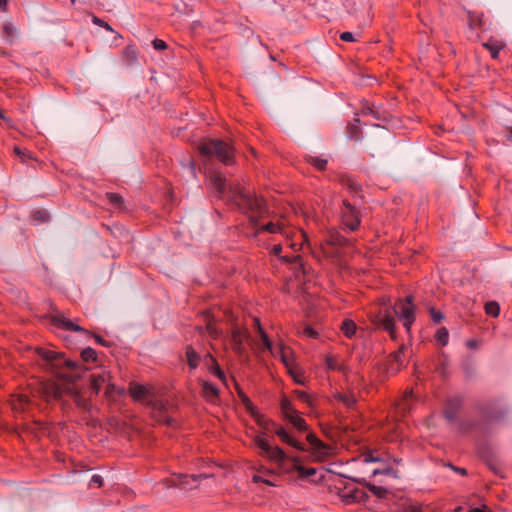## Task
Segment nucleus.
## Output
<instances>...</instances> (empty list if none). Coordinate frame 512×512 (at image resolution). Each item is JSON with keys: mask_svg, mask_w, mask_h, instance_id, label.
Here are the masks:
<instances>
[{"mask_svg": "<svg viewBox=\"0 0 512 512\" xmlns=\"http://www.w3.org/2000/svg\"><path fill=\"white\" fill-rule=\"evenodd\" d=\"M206 331L208 332L210 337L214 339H217L220 335V332L218 331V329L215 327L211 320H208L206 324Z\"/></svg>", "mask_w": 512, "mask_h": 512, "instance_id": "obj_49", "label": "nucleus"}, {"mask_svg": "<svg viewBox=\"0 0 512 512\" xmlns=\"http://www.w3.org/2000/svg\"><path fill=\"white\" fill-rule=\"evenodd\" d=\"M349 240L342 236L336 229L328 231L325 242L321 244V250L325 257H334L336 252L330 250V247H344L348 245Z\"/></svg>", "mask_w": 512, "mask_h": 512, "instance_id": "obj_9", "label": "nucleus"}, {"mask_svg": "<svg viewBox=\"0 0 512 512\" xmlns=\"http://www.w3.org/2000/svg\"><path fill=\"white\" fill-rule=\"evenodd\" d=\"M485 312L493 317H496L499 315L500 308L497 302H488L485 304Z\"/></svg>", "mask_w": 512, "mask_h": 512, "instance_id": "obj_42", "label": "nucleus"}, {"mask_svg": "<svg viewBox=\"0 0 512 512\" xmlns=\"http://www.w3.org/2000/svg\"><path fill=\"white\" fill-rule=\"evenodd\" d=\"M205 359H209L211 361V372L216 376L218 377L222 382H225L226 381V376H225V373L221 370V368L219 367L216 359L210 354V353H207L206 356H205Z\"/></svg>", "mask_w": 512, "mask_h": 512, "instance_id": "obj_31", "label": "nucleus"}, {"mask_svg": "<svg viewBox=\"0 0 512 512\" xmlns=\"http://www.w3.org/2000/svg\"><path fill=\"white\" fill-rule=\"evenodd\" d=\"M7 7V0H0V11H5Z\"/></svg>", "mask_w": 512, "mask_h": 512, "instance_id": "obj_63", "label": "nucleus"}, {"mask_svg": "<svg viewBox=\"0 0 512 512\" xmlns=\"http://www.w3.org/2000/svg\"><path fill=\"white\" fill-rule=\"evenodd\" d=\"M198 149L203 156L209 157L214 155L225 165H232L234 163L233 147L222 140H204L200 143Z\"/></svg>", "mask_w": 512, "mask_h": 512, "instance_id": "obj_3", "label": "nucleus"}, {"mask_svg": "<svg viewBox=\"0 0 512 512\" xmlns=\"http://www.w3.org/2000/svg\"><path fill=\"white\" fill-rule=\"evenodd\" d=\"M90 483H91V484H96V485H98L99 487H101V486H102V484H103V478H102L100 475L95 474V475H93V476L91 477Z\"/></svg>", "mask_w": 512, "mask_h": 512, "instance_id": "obj_58", "label": "nucleus"}, {"mask_svg": "<svg viewBox=\"0 0 512 512\" xmlns=\"http://www.w3.org/2000/svg\"><path fill=\"white\" fill-rule=\"evenodd\" d=\"M281 259L284 260L285 262L296 263L301 260V256L298 254H294L292 256L285 255V256L281 257Z\"/></svg>", "mask_w": 512, "mask_h": 512, "instance_id": "obj_56", "label": "nucleus"}, {"mask_svg": "<svg viewBox=\"0 0 512 512\" xmlns=\"http://www.w3.org/2000/svg\"><path fill=\"white\" fill-rule=\"evenodd\" d=\"M483 46L490 52L493 59H497L499 57L500 50L503 48L500 43L493 41H488L484 43Z\"/></svg>", "mask_w": 512, "mask_h": 512, "instance_id": "obj_34", "label": "nucleus"}, {"mask_svg": "<svg viewBox=\"0 0 512 512\" xmlns=\"http://www.w3.org/2000/svg\"><path fill=\"white\" fill-rule=\"evenodd\" d=\"M415 310L416 307L412 302L411 296L405 299H399L393 307V312L398 316L399 320L402 321L403 326L408 332L416 319Z\"/></svg>", "mask_w": 512, "mask_h": 512, "instance_id": "obj_6", "label": "nucleus"}, {"mask_svg": "<svg viewBox=\"0 0 512 512\" xmlns=\"http://www.w3.org/2000/svg\"><path fill=\"white\" fill-rule=\"evenodd\" d=\"M106 198L115 207H121L123 204V198L117 193H107Z\"/></svg>", "mask_w": 512, "mask_h": 512, "instance_id": "obj_45", "label": "nucleus"}, {"mask_svg": "<svg viewBox=\"0 0 512 512\" xmlns=\"http://www.w3.org/2000/svg\"><path fill=\"white\" fill-rule=\"evenodd\" d=\"M364 495L363 491L354 489L352 491H348L342 494V498L345 503H351L355 501H359Z\"/></svg>", "mask_w": 512, "mask_h": 512, "instance_id": "obj_33", "label": "nucleus"}, {"mask_svg": "<svg viewBox=\"0 0 512 512\" xmlns=\"http://www.w3.org/2000/svg\"><path fill=\"white\" fill-rule=\"evenodd\" d=\"M286 420L289 421L299 432H303L308 429L306 421L299 412L288 417Z\"/></svg>", "mask_w": 512, "mask_h": 512, "instance_id": "obj_26", "label": "nucleus"}, {"mask_svg": "<svg viewBox=\"0 0 512 512\" xmlns=\"http://www.w3.org/2000/svg\"><path fill=\"white\" fill-rule=\"evenodd\" d=\"M369 490L379 497L384 496V494L387 492V490L384 487L377 485H369Z\"/></svg>", "mask_w": 512, "mask_h": 512, "instance_id": "obj_51", "label": "nucleus"}, {"mask_svg": "<svg viewBox=\"0 0 512 512\" xmlns=\"http://www.w3.org/2000/svg\"><path fill=\"white\" fill-rule=\"evenodd\" d=\"M37 353L42 359L46 360L48 363L58 361L61 357V354H59L58 352L45 348H38Z\"/></svg>", "mask_w": 512, "mask_h": 512, "instance_id": "obj_28", "label": "nucleus"}, {"mask_svg": "<svg viewBox=\"0 0 512 512\" xmlns=\"http://www.w3.org/2000/svg\"><path fill=\"white\" fill-rule=\"evenodd\" d=\"M64 390L61 386L51 381L37 382L36 387L33 388L32 396L39 397L46 402L58 400L63 397Z\"/></svg>", "mask_w": 512, "mask_h": 512, "instance_id": "obj_7", "label": "nucleus"}, {"mask_svg": "<svg viewBox=\"0 0 512 512\" xmlns=\"http://www.w3.org/2000/svg\"><path fill=\"white\" fill-rule=\"evenodd\" d=\"M378 460L379 459L377 457H374L372 454H363L362 455V461L364 463H372V462H376Z\"/></svg>", "mask_w": 512, "mask_h": 512, "instance_id": "obj_59", "label": "nucleus"}, {"mask_svg": "<svg viewBox=\"0 0 512 512\" xmlns=\"http://www.w3.org/2000/svg\"><path fill=\"white\" fill-rule=\"evenodd\" d=\"M340 330L347 338H352L356 333L357 325L353 320L345 319L340 326Z\"/></svg>", "mask_w": 512, "mask_h": 512, "instance_id": "obj_27", "label": "nucleus"}, {"mask_svg": "<svg viewBox=\"0 0 512 512\" xmlns=\"http://www.w3.org/2000/svg\"><path fill=\"white\" fill-rule=\"evenodd\" d=\"M462 405V399L459 396L448 398L444 408V415L448 421H454Z\"/></svg>", "mask_w": 512, "mask_h": 512, "instance_id": "obj_20", "label": "nucleus"}, {"mask_svg": "<svg viewBox=\"0 0 512 512\" xmlns=\"http://www.w3.org/2000/svg\"><path fill=\"white\" fill-rule=\"evenodd\" d=\"M129 395L134 401L151 405L154 410H157L160 413L162 421L168 425L172 424V419L170 417L162 415L166 410L165 404L158 400H152V393L146 386L131 383L129 386Z\"/></svg>", "mask_w": 512, "mask_h": 512, "instance_id": "obj_5", "label": "nucleus"}, {"mask_svg": "<svg viewBox=\"0 0 512 512\" xmlns=\"http://www.w3.org/2000/svg\"><path fill=\"white\" fill-rule=\"evenodd\" d=\"M68 392L71 394V397L73 398L74 402L78 407H81L83 409H87L88 403L86 399H84L78 392L68 390Z\"/></svg>", "mask_w": 512, "mask_h": 512, "instance_id": "obj_41", "label": "nucleus"}, {"mask_svg": "<svg viewBox=\"0 0 512 512\" xmlns=\"http://www.w3.org/2000/svg\"><path fill=\"white\" fill-rule=\"evenodd\" d=\"M281 251H282V246H281V244H276V245H274V246H273V248H272V253H273L274 255H276V256H279V255H280V253H281Z\"/></svg>", "mask_w": 512, "mask_h": 512, "instance_id": "obj_61", "label": "nucleus"}, {"mask_svg": "<svg viewBox=\"0 0 512 512\" xmlns=\"http://www.w3.org/2000/svg\"><path fill=\"white\" fill-rule=\"evenodd\" d=\"M110 373L107 371L95 372L90 375V390L93 394H98L102 387H106V391H109L111 387Z\"/></svg>", "mask_w": 512, "mask_h": 512, "instance_id": "obj_14", "label": "nucleus"}, {"mask_svg": "<svg viewBox=\"0 0 512 512\" xmlns=\"http://www.w3.org/2000/svg\"><path fill=\"white\" fill-rule=\"evenodd\" d=\"M302 334L308 338H317L318 333L313 328L307 326L303 329Z\"/></svg>", "mask_w": 512, "mask_h": 512, "instance_id": "obj_54", "label": "nucleus"}, {"mask_svg": "<svg viewBox=\"0 0 512 512\" xmlns=\"http://www.w3.org/2000/svg\"><path fill=\"white\" fill-rule=\"evenodd\" d=\"M360 134H361V131L358 127V125H350L349 128H348V137L350 139H354V140H360L361 137H360Z\"/></svg>", "mask_w": 512, "mask_h": 512, "instance_id": "obj_48", "label": "nucleus"}, {"mask_svg": "<svg viewBox=\"0 0 512 512\" xmlns=\"http://www.w3.org/2000/svg\"><path fill=\"white\" fill-rule=\"evenodd\" d=\"M274 433L280 438V440L289 445L293 448L300 450V451H306L305 445L298 440H296L292 435H290L284 427L282 426H276L274 429Z\"/></svg>", "mask_w": 512, "mask_h": 512, "instance_id": "obj_18", "label": "nucleus"}, {"mask_svg": "<svg viewBox=\"0 0 512 512\" xmlns=\"http://www.w3.org/2000/svg\"><path fill=\"white\" fill-rule=\"evenodd\" d=\"M258 231H266L269 233H279L286 238V245L293 251H298L304 248L305 245L309 246L308 236L302 230H291L285 226L283 221L269 222L261 226Z\"/></svg>", "mask_w": 512, "mask_h": 512, "instance_id": "obj_2", "label": "nucleus"}, {"mask_svg": "<svg viewBox=\"0 0 512 512\" xmlns=\"http://www.w3.org/2000/svg\"><path fill=\"white\" fill-rule=\"evenodd\" d=\"M209 183L219 198H227L236 203L239 209L248 215L251 223L257 225L258 218L266 213V203L263 198L256 197L240 184L228 186L226 179L219 172H210Z\"/></svg>", "mask_w": 512, "mask_h": 512, "instance_id": "obj_1", "label": "nucleus"}, {"mask_svg": "<svg viewBox=\"0 0 512 512\" xmlns=\"http://www.w3.org/2000/svg\"><path fill=\"white\" fill-rule=\"evenodd\" d=\"M237 393H238V396L242 402V404L244 405V407L246 408V410L251 414V415H254L255 414V410H256V407L254 406V404L252 403V401L250 400V398L241 390V389H237Z\"/></svg>", "mask_w": 512, "mask_h": 512, "instance_id": "obj_32", "label": "nucleus"}, {"mask_svg": "<svg viewBox=\"0 0 512 512\" xmlns=\"http://www.w3.org/2000/svg\"><path fill=\"white\" fill-rule=\"evenodd\" d=\"M331 397L332 401L342 404L347 409H353L356 407L357 398L351 390L347 392L335 390L332 392Z\"/></svg>", "mask_w": 512, "mask_h": 512, "instance_id": "obj_16", "label": "nucleus"}, {"mask_svg": "<svg viewBox=\"0 0 512 512\" xmlns=\"http://www.w3.org/2000/svg\"><path fill=\"white\" fill-rule=\"evenodd\" d=\"M297 471L300 478H308L316 474V469L313 467L306 468L300 464L298 457L291 458V467H287L286 472Z\"/></svg>", "mask_w": 512, "mask_h": 512, "instance_id": "obj_21", "label": "nucleus"}, {"mask_svg": "<svg viewBox=\"0 0 512 512\" xmlns=\"http://www.w3.org/2000/svg\"><path fill=\"white\" fill-rule=\"evenodd\" d=\"M360 223L361 220L359 210L347 200H344L341 208L342 226L350 231H355L359 228Z\"/></svg>", "mask_w": 512, "mask_h": 512, "instance_id": "obj_8", "label": "nucleus"}, {"mask_svg": "<svg viewBox=\"0 0 512 512\" xmlns=\"http://www.w3.org/2000/svg\"><path fill=\"white\" fill-rule=\"evenodd\" d=\"M32 218L36 223H43L48 221L49 214L45 210H36L32 213Z\"/></svg>", "mask_w": 512, "mask_h": 512, "instance_id": "obj_43", "label": "nucleus"}, {"mask_svg": "<svg viewBox=\"0 0 512 512\" xmlns=\"http://www.w3.org/2000/svg\"><path fill=\"white\" fill-rule=\"evenodd\" d=\"M249 332L246 328L234 326L231 331V346L232 349L239 355L245 353L244 342L249 338Z\"/></svg>", "mask_w": 512, "mask_h": 512, "instance_id": "obj_12", "label": "nucleus"}, {"mask_svg": "<svg viewBox=\"0 0 512 512\" xmlns=\"http://www.w3.org/2000/svg\"><path fill=\"white\" fill-rule=\"evenodd\" d=\"M14 152H15L17 155H19V156H24V155H25V153H23V152L20 150V148H19V147H15V148H14Z\"/></svg>", "mask_w": 512, "mask_h": 512, "instance_id": "obj_64", "label": "nucleus"}, {"mask_svg": "<svg viewBox=\"0 0 512 512\" xmlns=\"http://www.w3.org/2000/svg\"><path fill=\"white\" fill-rule=\"evenodd\" d=\"M266 435L264 433L258 434L254 437L253 442L254 444L261 449V454L268 448L269 443L265 437Z\"/></svg>", "mask_w": 512, "mask_h": 512, "instance_id": "obj_39", "label": "nucleus"}, {"mask_svg": "<svg viewBox=\"0 0 512 512\" xmlns=\"http://www.w3.org/2000/svg\"><path fill=\"white\" fill-rule=\"evenodd\" d=\"M306 439L310 445L309 451L318 461H323L331 454L332 448L322 442L315 434L309 433Z\"/></svg>", "mask_w": 512, "mask_h": 512, "instance_id": "obj_10", "label": "nucleus"}, {"mask_svg": "<svg viewBox=\"0 0 512 512\" xmlns=\"http://www.w3.org/2000/svg\"><path fill=\"white\" fill-rule=\"evenodd\" d=\"M262 455L268 457L269 460L277 463L280 468L285 470L287 469L285 468L286 461H291V458H289L278 446L269 445L268 448L262 453Z\"/></svg>", "mask_w": 512, "mask_h": 512, "instance_id": "obj_15", "label": "nucleus"}, {"mask_svg": "<svg viewBox=\"0 0 512 512\" xmlns=\"http://www.w3.org/2000/svg\"><path fill=\"white\" fill-rule=\"evenodd\" d=\"M3 31L7 37H9L7 41L11 43L12 38L16 35V28L11 23L7 22L3 25Z\"/></svg>", "mask_w": 512, "mask_h": 512, "instance_id": "obj_47", "label": "nucleus"}, {"mask_svg": "<svg viewBox=\"0 0 512 512\" xmlns=\"http://www.w3.org/2000/svg\"><path fill=\"white\" fill-rule=\"evenodd\" d=\"M431 318L435 323H439L443 319V314L435 309L430 310Z\"/></svg>", "mask_w": 512, "mask_h": 512, "instance_id": "obj_55", "label": "nucleus"}, {"mask_svg": "<svg viewBox=\"0 0 512 512\" xmlns=\"http://www.w3.org/2000/svg\"><path fill=\"white\" fill-rule=\"evenodd\" d=\"M414 403V393L412 390L406 391L403 397L398 401L396 408L404 416L409 413Z\"/></svg>", "mask_w": 512, "mask_h": 512, "instance_id": "obj_22", "label": "nucleus"}, {"mask_svg": "<svg viewBox=\"0 0 512 512\" xmlns=\"http://www.w3.org/2000/svg\"><path fill=\"white\" fill-rule=\"evenodd\" d=\"M92 22L97 26L103 27L105 30H107L109 32H113L112 27L107 22L103 21L102 19L98 18L97 16L92 17Z\"/></svg>", "mask_w": 512, "mask_h": 512, "instance_id": "obj_50", "label": "nucleus"}, {"mask_svg": "<svg viewBox=\"0 0 512 512\" xmlns=\"http://www.w3.org/2000/svg\"><path fill=\"white\" fill-rule=\"evenodd\" d=\"M52 321L56 327L61 328L63 330L81 332L85 335L88 334V331L86 329L74 323L72 320L68 319L63 314L55 315Z\"/></svg>", "mask_w": 512, "mask_h": 512, "instance_id": "obj_17", "label": "nucleus"}, {"mask_svg": "<svg viewBox=\"0 0 512 512\" xmlns=\"http://www.w3.org/2000/svg\"><path fill=\"white\" fill-rule=\"evenodd\" d=\"M340 39L345 42H353L355 40L354 35L351 32L341 33Z\"/></svg>", "mask_w": 512, "mask_h": 512, "instance_id": "obj_57", "label": "nucleus"}, {"mask_svg": "<svg viewBox=\"0 0 512 512\" xmlns=\"http://www.w3.org/2000/svg\"><path fill=\"white\" fill-rule=\"evenodd\" d=\"M124 61L128 65H134L138 61V53L134 46L129 45L123 51Z\"/></svg>", "mask_w": 512, "mask_h": 512, "instance_id": "obj_29", "label": "nucleus"}, {"mask_svg": "<svg viewBox=\"0 0 512 512\" xmlns=\"http://www.w3.org/2000/svg\"><path fill=\"white\" fill-rule=\"evenodd\" d=\"M253 322H254L255 328L259 332V335L261 337V340H262V343H263L264 347L267 350H269L270 353L274 357L281 358V355L283 353H286V351H288V347L284 346L283 344H278L277 346H273L271 340L269 339V337L267 336L265 331L262 329L259 319L258 318H254Z\"/></svg>", "mask_w": 512, "mask_h": 512, "instance_id": "obj_11", "label": "nucleus"}, {"mask_svg": "<svg viewBox=\"0 0 512 512\" xmlns=\"http://www.w3.org/2000/svg\"><path fill=\"white\" fill-rule=\"evenodd\" d=\"M363 114L364 115H372L374 118L378 119L379 117L377 116L376 112L373 110L372 107L370 106H365L363 107V110H362Z\"/></svg>", "mask_w": 512, "mask_h": 512, "instance_id": "obj_60", "label": "nucleus"}, {"mask_svg": "<svg viewBox=\"0 0 512 512\" xmlns=\"http://www.w3.org/2000/svg\"><path fill=\"white\" fill-rule=\"evenodd\" d=\"M202 395L210 403H215L218 399L219 390L211 382L204 381L202 384Z\"/></svg>", "mask_w": 512, "mask_h": 512, "instance_id": "obj_24", "label": "nucleus"}, {"mask_svg": "<svg viewBox=\"0 0 512 512\" xmlns=\"http://www.w3.org/2000/svg\"><path fill=\"white\" fill-rule=\"evenodd\" d=\"M293 380L299 385H305V378L302 370L297 366L288 370Z\"/></svg>", "mask_w": 512, "mask_h": 512, "instance_id": "obj_36", "label": "nucleus"}, {"mask_svg": "<svg viewBox=\"0 0 512 512\" xmlns=\"http://www.w3.org/2000/svg\"><path fill=\"white\" fill-rule=\"evenodd\" d=\"M294 394L297 397V399H299L301 402L306 403L309 406H312V398L307 392L303 390H295Z\"/></svg>", "mask_w": 512, "mask_h": 512, "instance_id": "obj_46", "label": "nucleus"}, {"mask_svg": "<svg viewBox=\"0 0 512 512\" xmlns=\"http://www.w3.org/2000/svg\"><path fill=\"white\" fill-rule=\"evenodd\" d=\"M325 364L326 368L330 371H338L342 373L346 378L348 377V374L350 372L349 367L344 363L341 362L338 358V356L333 354H328L325 356Z\"/></svg>", "mask_w": 512, "mask_h": 512, "instance_id": "obj_19", "label": "nucleus"}, {"mask_svg": "<svg viewBox=\"0 0 512 512\" xmlns=\"http://www.w3.org/2000/svg\"><path fill=\"white\" fill-rule=\"evenodd\" d=\"M186 358L190 369L194 370L199 366L201 357L190 345L186 347Z\"/></svg>", "mask_w": 512, "mask_h": 512, "instance_id": "obj_25", "label": "nucleus"}, {"mask_svg": "<svg viewBox=\"0 0 512 512\" xmlns=\"http://www.w3.org/2000/svg\"><path fill=\"white\" fill-rule=\"evenodd\" d=\"M10 405L15 415L31 412L34 407L33 402L26 394L12 395Z\"/></svg>", "mask_w": 512, "mask_h": 512, "instance_id": "obj_13", "label": "nucleus"}, {"mask_svg": "<svg viewBox=\"0 0 512 512\" xmlns=\"http://www.w3.org/2000/svg\"><path fill=\"white\" fill-rule=\"evenodd\" d=\"M94 338H95V340H96V342H97V343H99V344H101V345H103V346H108L107 341H106V340H104L101 336H99V335H95V336H94Z\"/></svg>", "mask_w": 512, "mask_h": 512, "instance_id": "obj_62", "label": "nucleus"}, {"mask_svg": "<svg viewBox=\"0 0 512 512\" xmlns=\"http://www.w3.org/2000/svg\"><path fill=\"white\" fill-rule=\"evenodd\" d=\"M280 408L282 415L285 419L297 413L298 411L293 407L291 401L287 397H283L280 401Z\"/></svg>", "mask_w": 512, "mask_h": 512, "instance_id": "obj_30", "label": "nucleus"}, {"mask_svg": "<svg viewBox=\"0 0 512 512\" xmlns=\"http://www.w3.org/2000/svg\"><path fill=\"white\" fill-rule=\"evenodd\" d=\"M81 357L85 362L95 361L97 353L93 348L88 347L81 352Z\"/></svg>", "mask_w": 512, "mask_h": 512, "instance_id": "obj_44", "label": "nucleus"}, {"mask_svg": "<svg viewBox=\"0 0 512 512\" xmlns=\"http://www.w3.org/2000/svg\"><path fill=\"white\" fill-rule=\"evenodd\" d=\"M198 477L199 476H195V475H192V476L182 475L180 477V485L183 487H187L189 485V480L196 482Z\"/></svg>", "mask_w": 512, "mask_h": 512, "instance_id": "obj_52", "label": "nucleus"}, {"mask_svg": "<svg viewBox=\"0 0 512 512\" xmlns=\"http://www.w3.org/2000/svg\"><path fill=\"white\" fill-rule=\"evenodd\" d=\"M257 422V424L263 429L269 430L270 425H272V421L265 418L262 414H260L257 410H255V414L251 415Z\"/></svg>", "mask_w": 512, "mask_h": 512, "instance_id": "obj_37", "label": "nucleus"}, {"mask_svg": "<svg viewBox=\"0 0 512 512\" xmlns=\"http://www.w3.org/2000/svg\"><path fill=\"white\" fill-rule=\"evenodd\" d=\"M280 360L282 361V363L285 365V367L288 370L296 366L294 363L293 353L289 348H288V351H286V353H283L281 355Z\"/></svg>", "mask_w": 512, "mask_h": 512, "instance_id": "obj_38", "label": "nucleus"}, {"mask_svg": "<svg viewBox=\"0 0 512 512\" xmlns=\"http://www.w3.org/2000/svg\"><path fill=\"white\" fill-rule=\"evenodd\" d=\"M307 162L310 163L318 170H324L327 165V159L318 157V156H309L307 158Z\"/></svg>", "mask_w": 512, "mask_h": 512, "instance_id": "obj_35", "label": "nucleus"}, {"mask_svg": "<svg viewBox=\"0 0 512 512\" xmlns=\"http://www.w3.org/2000/svg\"><path fill=\"white\" fill-rule=\"evenodd\" d=\"M435 338L439 344H441L443 346L446 345L448 343V339H449L448 330L444 327L438 329L435 334Z\"/></svg>", "mask_w": 512, "mask_h": 512, "instance_id": "obj_40", "label": "nucleus"}, {"mask_svg": "<svg viewBox=\"0 0 512 512\" xmlns=\"http://www.w3.org/2000/svg\"><path fill=\"white\" fill-rule=\"evenodd\" d=\"M391 301L387 297L379 299L378 310L370 312L371 321L385 331H387L393 338L395 337V319L393 313L390 311Z\"/></svg>", "mask_w": 512, "mask_h": 512, "instance_id": "obj_4", "label": "nucleus"}, {"mask_svg": "<svg viewBox=\"0 0 512 512\" xmlns=\"http://www.w3.org/2000/svg\"><path fill=\"white\" fill-rule=\"evenodd\" d=\"M407 349L405 345H402L397 351L390 355L389 370L397 372L402 366H404V351Z\"/></svg>", "mask_w": 512, "mask_h": 512, "instance_id": "obj_23", "label": "nucleus"}, {"mask_svg": "<svg viewBox=\"0 0 512 512\" xmlns=\"http://www.w3.org/2000/svg\"><path fill=\"white\" fill-rule=\"evenodd\" d=\"M152 45L155 50H165L167 48L166 42L158 38L152 41Z\"/></svg>", "mask_w": 512, "mask_h": 512, "instance_id": "obj_53", "label": "nucleus"}]
</instances>
